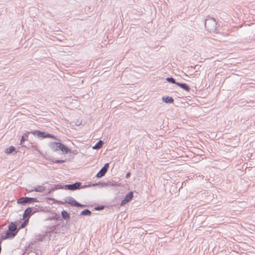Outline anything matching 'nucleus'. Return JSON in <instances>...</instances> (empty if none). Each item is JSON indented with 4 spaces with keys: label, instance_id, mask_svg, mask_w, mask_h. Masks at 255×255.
<instances>
[{
    "label": "nucleus",
    "instance_id": "obj_1",
    "mask_svg": "<svg viewBox=\"0 0 255 255\" xmlns=\"http://www.w3.org/2000/svg\"><path fill=\"white\" fill-rule=\"evenodd\" d=\"M20 221L12 222L8 225V230L5 232L4 235H2L1 238L2 240L12 239L17 234L18 230L17 226L20 223Z\"/></svg>",
    "mask_w": 255,
    "mask_h": 255
},
{
    "label": "nucleus",
    "instance_id": "obj_2",
    "mask_svg": "<svg viewBox=\"0 0 255 255\" xmlns=\"http://www.w3.org/2000/svg\"><path fill=\"white\" fill-rule=\"evenodd\" d=\"M66 224H65L63 221L59 224L47 227V232L49 234L48 239L50 240L51 234L52 233H63L66 228Z\"/></svg>",
    "mask_w": 255,
    "mask_h": 255
},
{
    "label": "nucleus",
    "instance_id": "obj_3",
    "mask_svg": "<svg viewBox=\"0 0 255 255\" xmlns=\"http://www.w3.org/2000/svg\"><path fill=\"white\" fill-rule=\"evenodd\" d=\"M217 23L215 19L210 15L205 20V27L210 32H215L217 30Z\"/></svg>",
    "mask_w": 255,
    "mask_h": 255
},
{
    "label": "nucleus",
    "instance_id": "obj_4",
    "mask_svg": "<svg viewBox=\"0 0 255 255\" xmlns=\"http://www.w3.org/2000/svg\"><path fill=\"white\" fill-rule=\"evenodd\" d=\"M30 132H31V134H32L34 136H36L38 138H41L42 139L49 138L55 140H58L57 137L54 134L44 131H41L39 130H31Z\"/></svg>",
    "mask_w": 255,
    "mask_h": 255
},
{
    "label": "nucleus",
    "instance_id": "obj_5",
    "mask_svg": "<svg viewBox=\"0 0 255 255\" xmlns=\"http://www.w3.org/2000/svg\"><path fill=\"white\" fill-rule=\"evenodd\" d=\"M38 202L39 201L36 198L29 197H20L17 200V203L22 206Z\"/></svg>",
    "mask_w": 255,
    "mask_h": 255
},
{
    "label": "nucleus",
    "instance_id": "obj_6",
    "mask_svg": "<svg viewBox=\"0 0 255 255\" xmlns=\"http://www.w3.org/2000/svg\"><path fill=\"white\" fill-rule=\"evenodd\" d=\"M39 208L40 207L37 205H36L35 207L27 208L24 211L23 218H28V219L32 214L39 212L40 210Z\"/></svg>",
    "mask_w": 255,
    "mask_h": 255
},
{
    "label": "nucleus",
    "instance_id": "obj_7",
    "mask_svg": "<svg viewBox=\"0 0 255 255\" xmlns=\"http://www.w3.org/2000/svg\"><path fill=\"white\" fill-rule=\"evenodd\" d=\"M82 183L76 182L74 183L63 185V189L66 190L75 191L80 189V186Z\"/></svg>",
    "mask_w": 255,
    "mask_h": 255
},
{
    "label": "nucleus",
    "instance_id": "obj_8",
    "mask_svg": "<svg viewBox=\"0 0 255 255\" xmlns=\"http://www.w3.org/2000/svg\"><path fill=\"white\" fill-rule=\"evenodd\" d=\"M133 197V193L132 191L128 192L125 196L124 198L122 200L120 206H124L128 203Z\"/></svg>",
    "mask_w": 255,
    "mask_h": 255
},
{
    "label": "nucleus",
    "instance_id": "obj_9",
    "mask_svg": "<svg viewBox=\"0 0 255 255\" xmlns=\"http://www.w3.org/2000/svg\"><path fill=\"white\" fill-rule=\"evenodd\" d=\"M109 167V163H106L100 170L97 173L96 177L99 178L104 176L107 173Z\"/></svg>",
    "mask_w": 255,
    "mask_h": 255
},
{
    "label": "nucleus",
    "instance_id": "obj_10",
    "mask_svg": "<svg viewBox=\"0 0 255 255\" xmlns=\"http://www.w3.org/2000/svg\"><path fill=\"white\" fill-rule=\"evenodd\" d=\"M59 150H61L64 154H67L71 151V149L62 142H59Z\"/></svg>",
    "mask_w": 255,
    "mask_h": 255
},
{
    "label": "nucleus",
    "instance_id": "obj_11",
    "mask_svg": "<svg viewBox=\"0 0 255 255\" xmlns=\"http://www.w3.org/2000/svg\"><path fill=\"white\" fill-rule=\"evenodd\" d=\"M46 237H47L48 238L49 237V234L47 232V230H46V232H45V234H39L36 236L35 240L33 241L35 243H36L37 242H41L43 241L44 239L46 238Z\"/></svg>",
    "mask_w": 255,
    "mask_h": 255
},
{
    "label": "nucleus",
    "instance_id": "obj_12",
    "mask_svg": "<svg viewBox=\"0 0 255 255\" xmlns=\"http://www.w3.org/2000/svg\"><path fill=\"white\" fill-rule=\"evenodd\" d=\"M176 85L178 86L180 88L182 89L186 92H189L191 90L190 86L185 83H180L177 82V83H176Z\"/></svg>",
    "mask_w": 255,
    "mask_h": 255
},
{
    "label": "nucleus",
    "instance_id": "obj_13",
    "mask_svg": "<svg viewBox=\"0 0 255 255\" xmlns=\"http://www.w3.org/2000/svg\"><path fill=\"white\" fill-rule=\"evenodd\" d=\"M63 189V185H62L60 184H57L53 185V187L49 189V191L47 193V195H50L52 194L54 191L57 190L58 189Z\"/></svg>",
    "mask_w": 255,
    "mask_h": 255
},
{
    "label": "nucleus",
    "instance_id": "obj_14",
    "mask_svg": "<svg viewBox=\"0 0 255 255\" xmlns=\"http://www.w3.org/2000/svg\"><path fill=\"white\" fill-rule=\"evenodd\" d=\"M48 146L54 151L59 150V142L50 141L48 143Z\"/></svg>",
    "mask_w": 255,
    "mask_h": 255
},
{
    "label": "nucleus",
    "instance_id": "obj_15",
    "mask_svg": "<svg viewBox=\"0 0 255 255\" xmlns=\"http://www.w3.org/2000/svg\"><path fill=\"white\" fill-rule=\"evenodd\" d=\"M162 101L166 104H172L174 102L173 98L169 96H163L162 97Z\"/></svg>",
    "mask_w": 255,
    "mask_h": 255
},
{
    "label": "nucleus",
    "instance_id": "obj_16",
    "mask_svg": "<svg viewBox=\"0 0 255 255\" xmlns=\"http://www.w3.org/2000/svg\"><path fill=\"white\" fill-rule=\"evenodd\" d=\"M30 131H27L23 135H22L20 140V144L22 145L25 141L27 140L28 135L30 134Z\"/></svg>",
    "mask_w": 255,
    "mask_h": 255
},
{
    "label": "nucleus",
    "instance_id": "obj_17",
    "mask_svg": "<svg viewBox=\"0 0 255 255\" xmlns=\"http://www.w3.org/2000/svg\"><path fill=\"white\" fill-rule=\"evenodd\" d=\"M65 202L70 204L71 206L75 207L76 203L77 201L72 197H69L67 200H65Z\"/></svg>",
    "mask_w": 255,
    "mask_h": 255
},
{
    "label": "nucleus",
    "instance_id": "obj_18",
    "mask_svg": "<svg viewBox=\"0 0 255 255\" xmlns=\"http://www.w3.org/2000/svg\"><path fill=\"white\" fill-rule=\"evenodd\" d=\"M62 218L65 220H68L70 218V214L67 211L63 210L61 212Z\"/></svg>",
    "mask_w": 255,
    "mask_h": 255
},
{
    "label": "nucleus",
    "instance_id": "obj_19",
    "mask_svg": "<svg viewBox=\"0 0 255 255\" xmlns=\"http://www.w3.org/2000/svg\"><path fill=\"white\" fill-rule=\"evenodd\" d=\"M104 143L103 140H100L92 147V148L93 149H99L102 147Z\"/></svg>",
    "mask_w": 255,
    "mask_h": 255
},
{
    "label": "nucleus",
    "instance_id": "obj_20",
    "mask_svg": "<svg viewBox=\"0 0 255 255\" xmlns=\"http://www.w3.org/2000/svg\"><path fill=\"white\" fill-rule=\"evenodd\" d=\"M15 150V148L12 145L9 146L5 149L4 152L7 154H9L13 153Z\"/></svg>",
    "mask_w": 255,
    "mask_h": 255
},
{
    "label": "nucleus",
    "instance_id": "obj_21",
    "mask_svg": "<svg viewBox=\"0 0 255 255\" xmlns=\"http://www.w3.org/2000/svg\"><path fill=\"white\" fill-rule=\"evenodd\" d=\"M46 221L47 220H55V221H62V218H61L60 216L59 215L55 214V216H53L52 217H50L48 218H47Z\"/></svg>",
    "mask_w": 255,
    "mask_h": 255
},
{
    "label": "nucleus",
    "instance_id": "obj_22",
    "mask_svg": "<svg viewBox=\"0 0 255 255\" xmlns=\"http://www.w3.org/2000/svg\"><path fill=\"white\" fill-rule=\"evenodd\" d=\"M45 189L44 186L41 185H38L36 187H33V190L37 192H43L45 190Z\"/></svg>",
    "mask_w": 255,
    "mask_h": 255
},
{
    "label": "nucleus",
    "instance_id": "obj_23",
    "mask_svg": "<svg viewBox=\"0 0 255 255\" xmlns=\"http://www.w3.org/2000/svg\"><path fill=\"white\" fill-rule=\"evenodd\" d=\"M92 212L90 210L88 209H85L81 212L80 216H90L92 215Z\"/></svg>",
    "mask_w": 255,
    "mask_h": 255
},
{
    "label": "nucleus",
    "instance_id": "obj_24",
    "mask_svg": "<svg viewBox=\"0 0 255 255\" xmlns=\"http://www.w3.org/2000/svg\"><path fill=\"white\" fill-rule=\"evenodd\" d=\"M28 223V220H25L22 223H21L18 227H17V230L19 231L20 229L24 228L27 225Z\"/></svg>",
    "mask_w": 255,
    "mask_h": 255
},
{
    "label": "nucleus",
    "instance_id": "obj_25",
    "mask_svg": "<svg viewBox=\"0 0 255 255\" xmlns=\"http://www.w3.org/2000/svg\"><path fill=\"white\" fill-rule=\"evenodd\" d=\"M165 80L167 82L174 84L175 85H176V83H177V82L176 81L175 79L172 78V77H167L165 79Z\"/></svg>",
    "mask_w": 255,
    "mask_h": 255
},
{
    "label": "nucleus",
    "instance_id": "obj_26",
    "mask_svg": "<svg viewBox=\"0 0 255 255\" xmlns=\"http://www.w3.org/2000/svg\"><path fill=\"white\" fill-rule=\"evenodd\" d=\"M92 184H94V185H93V187L96 186H99L100 187H104V186H106V182H100V181L98 182L97 183H92Z\"/></svg>",
    "mask_w": 255,
    "mask_h": 255
},
{
    "label": "nucleus",
    "instance_id": "obj_27",
    "mask_svg": "<svg viewBox=\"0 0 255 255\" xmlns=\"http://www.w3.org/2000/svg\"><path fill=\"white\" fill-rule=\"evenodd\" d=\"M93 184H92V183H89L88 184H85L84 185H82L81 184V185L80 186V189H84L88 187H93Z\"/></svg>",
    "mask_w": 255,
    "mask_h": 255
},
{
    "label": "nucleus",
    "instance_id": "obj_28",
    "mask_svg": "<svg viewBox=\"0 0 255 255\" xmlns=\"http://www.w3.org/2000/svg\"><path fill=\"white\" fill-rule=\"evenodd\" d=\"M105 206L104 205H98L96 207H95L94 209L96 211H101L104 209Z\"/></svg>",
    "mask_w": 255,
    "mask_h": 255
},
{
    "label": "nucleus",
    "instance_id": "obj_29",
    "mask_svg": "<svg viewBox=\"0 0 255 255\" xmlns=\"http://www.w3.org/2000/svg\"><path fill=\"white\" fill-rule=\"evenodd\" d=\"M51 161V162L59 164V163H64L65 162V160H61V159H56V160L52 159Z\"/></svg>",
    "mask_w": 255,
    "mask_h": 255
},
{
    "label": "nucleus",
    "instance_id": "obj_30",
    "mask_svg": "<svg viewBox=\"0 0 255 255\" xmlns=\"http://www.w3.org/2000/svg\"><path fill=\"white\" fill-rule=\"evenodd\" d=\"M106 186H116L117 184L114 181H109L106 183Z\"/></svg>",
    "mask_w": 255,
    "mask_h": 255
},
{
    "label": "nucleus",
    "instance_id": "obj_31",
    "mask_svg": "<svg viewBox=\"0 0 255 255\" xmlns=\"http://www.w3.org/2000/svg\"><path fill=\"white\" fill-rule=\"evenodd\" d=\"M86 206V205L82 204L77 201V203H76V207H81V208H84Z\"/></svg>",
    "mask_w": 255,
    "mask_h": 255
},
{
    "label": "nucleus",
    "instance_id": "obj_32",
    "mask_svg": "<svg viewBox=\"0 0 255 255\" xmlns=\"http://www.w3.org/2000/svg\"><path fill=\"white\" fill-rule=\"evenodd\" d=\"M47 200H48V203L52 204V203H54V201L55 200V199L53 198L50 197V198H48Z\"/></svg>",
    "mask_w": 255,
    "mask_h": 255
},
{
    "label": "nucleus",
    "instance_id": "obj_33",
    "mask_svg": "<svg viewBox=\"0 0 255 255\" xmlns=\"http://www.w3.org/2000/svg\"><path fill=\"white\" fill-rule=\"evenodd\" d=\"M202 67V66L201 65H198V64H197V65H195L194 68V69L195 70H200V68Z\"/></svg>",
    "mask_w": 255,
    "mask_h": 255
},
{
    "label": "nucleus",
    "instance_id": "obj_34",
    "mask_svg": "<svg viewBox=\"0 0 255 255\" xmlns=\"http://www.w3.org/2000/svg\"><path fill=\"white\" fill-rule=\"evenodd\" d=\"M69 153H72V154H73L74 155H76V154H77L78 153V151L77 150H72L71 149V151L69 152Z\"/></svg>",
    "mask_w": 255,
    "mask_h": 255
},
{
    "label": "nucleus",
    "instance_id": "obj_35",
    "mask_svg": "<svg viewBox=\"0 0 255 255\" xmlns=\"http://www.w3.org/2000/svg\"><path fill=\"white\" fill-rule=\"evenodd\" d=\"M130 172H128L126 174L125 177H126V178L128 179L130 177Z\"/></svg>",
    "mask_w": 255,
    "mask_h": 255
},
{
    "label": "nucleus",
    "instance_id": "obj_36",
    "mask_svg": "<svg viewBox=\"0 0 255 255\" xmlns=\"http://www.w3.org/2000/svg\"><path fill=\"white\" fill-rule=\"evenodd\" d=\"M26 191L27 193H30V192H32L34 191V190H33V189H26Z\"/></svg>",
    "mask_w": 255,
    "mask_h": 255
},
{
    "label": "nucleus",
    "instance_id": "obj_37",
    "mask_svg": "<svg viewBox=\"0 0 255 255\" xmlns=\"http://www.w3.org/2000/svg\"><path fill=\"white\" fill-rule=\"evenodd\" d=\"M81 124V122L79 123V124H77V123H76L75 125H76V126H79Z\"/></svg>",
    "mask_w": 255,
    "mask_h": 255
},
{
    "label": "nucleus",
    "instance_id": "obj_38",
    "mask_svg": "<svg viewBox=\"0 0 255 255\" xmlns=\"http://www.w3.org/2000/svg\"><path fill=\"white\" fill-rule=\"evenodd\" d=\"M32 147L34 148L35 150H37V149L35 146H32Z\"/></svg>",
    "mask_w": 255,
    "mask_h": 255
},
{
    "label": "nucleus",
    "instance_id": "obj_39",
    "mask_svg": "<svg viewBox=\"0 0 255 255\" xmlns=\"http://www.w3.org/2000/svg\"><path fill=\"white\" fill-rule=\"evenodd\" d=\"M61 204H64V202H62V201H61Z\"/></svg>",
    "mask_w": 255,
    "mask_h": 255
},
{
    "label": "nucleus",
    "instance_id": "obj_40",
    "mask_svg": "<svg viewBox=\"0 0 255 255\" xmlns=\"http://www.w3.org/2000/svg\"><path fill=\"white\" fill-rule=\"evenodd\" d=\"M42 207H40V210H42Z\"/></svg>",
    "mask_w": 255,
    "mask_h": 255
},
{
    "label": "nucleus",
    "instance_id": "obj_41",
    "mask_svg": "<svg viewBox=\"0 0 255 255\" xmlns=\"http://www.w3.org/2000/svg\"><path fill=\"white\" fill-rule=\"evenodd\" d=\"M36 255H38V253H36Z\"/></svg>",
    "mask_w": 255,
    "mask_h": 255
},
{
    "label": "nucleus",
    "instance_id": "obj_42",
    "mask_svg": "<svg viewBox=\"0 0 255 255\" xmlns=\"http://www.w3.org/2000/svg\"><path fill=\"white\" fill-rule=\"evenodd\" d=\"M253 64H255V63H253Z\"/></svg>",
    "mask_w": 255,
    "mask_h": 255
}]
</instances>
